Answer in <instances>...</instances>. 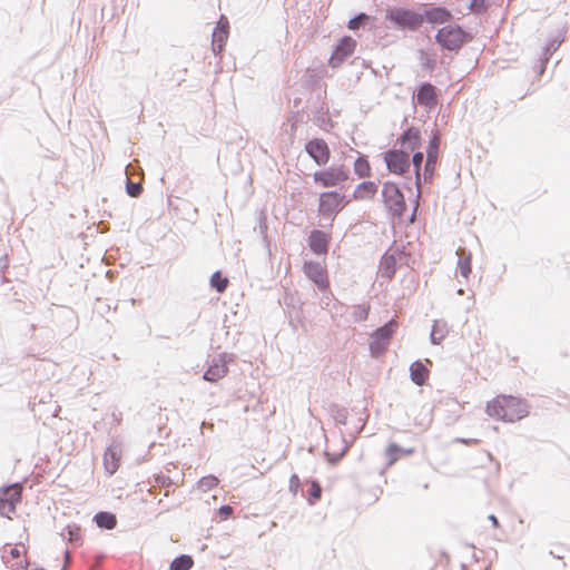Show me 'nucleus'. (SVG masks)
Masks as SVG:
<instances>
[{
  "label": "nucleus",
  "instance_id": "nucleus-1",
  "mask_svg": "<svg viewBox=\"0 0 570 570\" xmlns=\"http://www.w3.org/2000/svg\"><path fill=\"white\" fill-rule=\"evenodd\" d=\"M487 413L495 420L515 422L529 413L527 402L513 395H498L487 405Z\"/></svg>",
  "mask_w": 570,
  "mask_h": 570
},
{
  "label": "nucleus",
  "instance_id": "nucleus-2",
  "mask_svg": "<svg viewBox=\"0 0 570 570\" xmlns=\"http://www.w3.org/2000/svg\"><path fill=\"white\" fill-rule=\"evenodd\" d=\"M348 203L350 199H346L345 195L337 190L324 191L320 194L318 213L332 223Z\"/></svg>",
  "mask_w": 570,
  "mask_h": 570
},
{
  "label": "nucleus",
  "instance_id": "nucleus-3",
  "mask_svg": "<svg viewBox=\"0 0 570 570\" xmlns=\"http://www.w3.org/2000/svg\"><path fill=\"white\" fill-rule=\"evenodd\" d=\"M393 26L399 29L417 30L423 24L421 12L406 8H391L385 16Z\"/></svg>",
  "mask_w": 570,
  "mask_h": 570
},
{
  "label": "nucleus",
  "instance_id": "nucleus-4",
  "mask_svg": "<svg viewBox=\"0 0 570 570\" xmlns=\"http://www.w3.org/2000/svg\"><path fill=\"white\" fill-rule=\"evenodd\" d=\"M382 198L386 210L393 217H403L406 210V203L402 190L396 184L392 181H385L383 184Z\"/></svg>",
  "mask_w": 570,
  "mask_h": 570
},
{
  "label": "nucleus",
  "instance_id": "nucleus-5",
  "mask_svg": "<svg viewBox=\"0 0 570 570\" xmlns=\"http://www.w3.org/2000/svg\"><path fill=\"white\" fill-rule=\"evenodd\" d=\"M350 169L345 165H333L313 174V180L323 188L337 187L350 178Z\"/></svg>",
  "mask_w": 570,
  "mask_h": 570
},
{
  "label": "nucleus",
  "instance_id": "nucleus-6",
  "mask_svg": "<svg viewBox=\"0 0 570 570\" xmlns=\"http://www.w3.org/2000/svg\"><path fill=\"white\" fill-rule=\"evenodd\" d=\"M397 328V322L390 320L371 334L370 351L373 356L383 354Z\"/></svg>",
  "mask_w": 570,
  "mask_h": 570
},
{
  "label": "nucleus",
  "instance_id": "nucleus-7",
  "mask_svg": "<svg viewBox=\"0 0 570 570\" xmlns=\"http://www.w3.org/2000/svg\"><path fill=\"white\" fill-rule=\"evenodd\" d=\"M436 42L444 50H459L463 45V29L460 26H445L438 30Z\"/></svg>",
  "mask_w": 570,
  "mask_h": 570
},
{
  "label": "nucleus",
  "instance_id": "nucleus-8",
  "mask_svg": "<svg viewBox=\"0 0 570 570\" xmlns=\"http://www.w3.org/2000/svg\"><path fill=\"white\" fill-rule=\"evenodd\" d=\"M383 158L389 171L393 174L404 175L410 169V155L405 149H390L384 153Z\"/></svg>",
  "mask_w": 570,
  "mask_h": 570
},
{
  "label": "nucleus",
  "instance_id": "nucleus-9",
  "mask_svg": "<svg viewBox=\"0 0 570 570\" xmlns=\"http://www.w3.org/2000/svg\"><path fill=\"white\" fill-rule=\"evenodd\" d=\"M305 151L318 166L326 165L331 157L330 147L322 138L309 139L305 144Z\"/></svg>",
  "mask_w": 570,
  "mask_h": 570
},
{
  "label": "nucleus",
  "instance_id": "nucleus-10",
  "mask_svg": "<svg viewBox=\"0 0 570 570\" xmlns=\"http://www.w3.org/2000/svg\"><path fill=\"white\" fill-rule=\"evenodd\" d=\"M404 246H399L396 243L382 256L380 269L382 277L392 278L396 272L397 256L405 255Z\"/></svg>",
  "mask_w": 570,
  "mask_h": 570
},
{
  "label": "nucleus",
  "instance_id": "nucleus-11",
  "mask_svg": "<svg viewBox=\"0 0 570 570\" xmlns=\"http://www.w3.org/2000/svg\"><path fill=\"white\" fill-rule=\"evenodd\" d=\"M356 47V41L351 37H343L334 48L328 63L332 68H337L341 63L350 57Z\"/></svg>",
  "mask_w": 570,
  "mask_h": 570
},
{
  "label": "nucleus",
  "instance_id": "nucleus-12",
  "mask_svg": "<svg viewBox=\"0 0 570 570\" xmlns=\"http://www.w3.org/2000/svg\"><path fill=\"white\" fill-rule=\"evenodd\" d=\"M305 275L317 286L322 292L326 291L330 286L325 268L317 262H305Z\"/></svg>",
  "mask_w": 570,
  "mask_h": 570
},
{
  "label": "nucleus",
  "instance_id": "nucleus-13",
  "mask_svg": "<svg viewBox=\"0 0 570 570\" xmlns=\"http://www.w3.org/2000/svg\"><path fill=\"white\" fill-rule=\"evenodd\" d=\"M440 138L438 136H433L426 149V159L424 164V180L430 181L434 174V168L438 159Z\"/></svg>",
  "mask_w": 570,
  "mask_h": 570
},
{
  "label": "nucleus",
  "instance_id": "nucleus-14",
  "mask_svg": "<svg viewBox=\"0 0 570 570\" xmlns=\"http://www.w3.org/2000/svg\"><path fill=\"white\" fill-rule=\"evenodd\" d=\"M416 101L420 106L432 109L438 104L436 89L430 82H422L415 95Z\"/></svg>",
  "mask_w": 570,
  "mask_h": 570
},
{
  "label": "nucleus",
  "instance_id": "nucleus-15",
  "mask_svg": "<svg viewBox=\"0 0 570 570\" xmlns=\"http://www.w3.org/2000/svg\"><path fill=\"white\" fill-rule=\"evenodd\" d=\"M226 354L218 355L214 357L208 368L205 371L203 377L208 382H217L222 377H224L228 371L226 365Z\"/></svg>",
  "mask_w": 570,
  "mask_h": 570
},
{
  "label": "nucleus",
  "instance_id": "nucleus-16",
  "mask_svg": "<svg viewBox=\"0 0 570 570\" xmlns=\"http://www.w3.org/2000/svg\"><path fill=\"white\" fill-rule=\"evenodd\" d=\"M397 142L401 145L400 149H405L406 154L415 151L421 145L420 130L415 127H410L402 132Z\"/></svg>",
  "mask_w": 570,
  "mask_h": 570
},
{
  "label": "nucleus",
  "instance_id": "nucleus-17",
  "mask_svg": "<svg viewBox=\"0 0 570 570\" xmlns=\"http://www.w3.org/2000/svg\"><path fill=\"white\" fill-rule=\"evenodd\" d=\"M421 17L423 19V22L428 21L429 23L432 24H441L450 21L452 14L445 7L432 6L430 8H425L424 11L421 13Z\"/></svg>",
  "mask_w": 570,
  "mask_h": 570
},
{
  "label": "nucleus",
  "instance_id": "nucleus-18",
  "mask_svg": "<svg viewBox=\"0 0 570 570\" xmlns=\"http://www.w3.org/2000/svg\"><path fill=\"white\" fill-rule=\"evenodd\" d=\"M0 498L8 501L9 511L16 512L17 504L21 501L22 498V487L20 483H12L9 485H4L0 489Z\"/></svg>",
  "mask_w": 570,
  "mask_h": 570
},
{
  "label": "nucleus",
  "instance_id": "nucleus-19",
  "mask_svg": "<svg viewBox=\"0 0 570 570\" xmlns=\"http://www.w3.org/2000/svg\"><path fill=\"white\" fill-rule=\"evenodd\" d=\"M328 242V236L320 229H313L308 236V246L316 255L327 253Z\"/></svg>",
  "mask_w": 570,
  "mask_h": 570
},
{
  "label": "nucleus",
  "instance_id": "nucleus-20",
  "mask_svg": "<svg viewBox=\"0 0 570 570\" xmlns=\"http://www.w3.org/2000/svg\"><path fill=\"white\" fill-rule=\"evenodd\" d=\"M470 554L471 562H465V570H489V561L483 551L476 550L475 547L465 548V556Z\"/></svg>",
  "mask_w": 570,
  "mask_h": 570
},
{
  "label": "nucleus",
  "instance_id": "nucleus-21",
  "mask_svg": "<svg viewBox=\"0 0 570 570\" xmlns=\"http://www.w3.org/2000/svg\"><path fill=\"white\" fill-rule=\"evenodd\" d=\"M228 38V22L218 23L213 29V40H212V49L214 53H219L223 51L226 40Z\"/></svg>",
  "mask_w": 570,
  "mask_h": 570
},
{
  "label": "nucleus",
  "instance_id": "nucleus-22",
  "mask_svg": "<svg viewBox=\"0 0 570 570\" xmlns=\"http://www.w3.org/2000/svg\"><path fill=\"white\" fill-rule=\"evenodd\" d=\"M410 377L414 384L422 386L429 379V370L420 360H417L410 366Z\"/></svg>",
  "mask_w": 570,
  "mask_h": 570
},
{
  "label": "nucleus",
  "instance_id": "nucleus-23",
  "mask_svg": "<svg viewBox=\"0 0 570 570\" xmlns=\"http://www.w3.org/2000/svg\"><path fill=\"white\" fill-rule=\"evenodd\" d=\"M120 461V454L118 446L110 445L107 448L105 455H104V465L106 471L109 474H114L118 466Z\"/></svg>",
  "mask_w": 570,
  "mask_h": 570
},
{
  "label": "nucleus",
  "instance_id": "nucleus-24",
  "mask_svg": "<svg viewBox=\"0 0 570 570\" xmlns=\"http://www.w3.org/2000/svg\"><path fill=\"white\" fill-rule=\"evenodd\" d=\"M377 193V185L374 181L366 180L358 184L353 193L356 200L372 199Z\"/></svg>",
  "mask_w": 570,
  "mask_h": 570
},
{
  "label": "nucleus",
  "instance_id": "nucleus-25",
  "mask_svg": "<svg viewBox=\"0 0 570 570\" xmlns=\"http://www.w3.org/2000/svg\"><path fill=\"white\" fill-rule=\"evenodd\" d=\"M94 521L100 529L112 530L117 525V518L108 511H99L95 514Z\"/></svg>",
  "mask_w": 570,
  "mask_h": 570
},
{
  "label": "nucleus",
  "instance_id": "nucleus-26",
  "mask_svg": "<svg viewBox=\"0 0 570 570\" xmlns=\"http://www.w3.org/2000/svg\"><path fill=\"white\" fill-rule=\"evenodd\" d=\"M448 333H449V330H448L446 322H444L442 320L434 321V323L432 325L431 333H430L431 343L434 345L440 344L444 340V337L446 336Z\"/></svg>",
  "mask_w": 570,
  "mask_h": 570
},
{
  "label": "nucleus",
  "instance_id": "nucleus-27",
  "mask_svg": "<svg viewBox=\"0 0 570 570\" xmlns=\"http://www.w3.org/2000/svg\"><path fill=\"white\" fill-rule=\"evenodd\" d=\"M194 566V560L188 554L176 557L169 566V570H189Z\"/></svg>",
  "mask_w": 570,
  "mask_h": 570
},
{
  "label": "nucleus",
  "instance_id": "nucleus-28",
  "mask_svg": "<svg viewBox=\"0 0 570 570\" xmlns=\"http://www.w3.org/2000/svg\"><path fill=\"white\" fill-rule=\"evenodd\" d=\"M354 173L360 178H366L371 176V165L365 156L362 155L354 161Z\"/></svg>",
  "mask_w": 570,
  "mask_h": 570
},
{
  "label": "nucleus",
  "instance_id": "nucleus-29",
  "mask_svg": "<svg viewBox=\"0 0 570 570\" xmlns=\"http://www.w3.org/2000/svg\"><path fill=\"white\" fill-rule=\"evenodd\" d=\"M210 286L218 293H224L228 286V279L222 275L219 271H216L210 276Z\"/></svg>",
  "mask_w": 570,
  "mask_h": 570
},
{
  "label": "nucleus",
  "instance_id": "nucleus-30",
  "mask_svg": "<svg viewBox=\"0 0 570 570\" xmlns=\"http://www.w3.org/2000/svg\"><path fill=\"white\" fill-rule=\"evenodd\" d=\"M411 164L413 165L414 167V171H415V185L417 187V189L420 190V187H421V176H420V170H421V166L424 161V155L423 153L421 151H415L412 156V159H410Z\"/></svg>",
  "mask_w": 570,
  "mask_h": 570
},
{
  "label": "nucleus",
  "instance_id": "nucleus-31",
  "mask_svg": "<svg viewBox=\"0 0 570 570\" xmlns=\"http://www.w3.org/2000/svg\"><path fill=\"white\" fill-rule=\"evenodd\" d=\"M62 537L68 540V542L72 544H79L81 541V531L79 527L68 525L63 532Z\"/></svg>",
  "mask_w": 570,
  "mask_h": 570
},
{
  "label": "nucleus",
  "instance_id": "nucleus-32",
  "mask_svg": "<svg viewBox=\"0 0 570 570\" xmlns=\"http://www.w3.org/2000/svg\"><path fill=\"white\" fill-rule=\"evenodd\" d=\"M371 306L370 304H360L353 306L352 317L354 322H364L368 317Z\"/></svg>",
  "mask_w": 570,
  "mask_h": 570
},
{
  "label": "nucleus",
  "instance_id": "nucleus-33",
  "mask_svg": "<svg viewBox=\"0 0 570 570\" xmlns=\"http://www.w3.org/2000/svg\"><path fill=\"white\" fill-rule=\"evenodd\" d=\"M322 492H323V489H322L321 484L316 480L311 481L309 489L307 491L308 503L311 505L315 504V502L321 499Z\"/></svg>",
  "mask_w": 570,
  "mask_h": 570
},
{
  "label": "nucleus",
  "instance_id": "nucleus-34",
  "mask_svg": "<svg viewBox=\"0 0 570 570\" xmlns=\"http://www.w3.org/2000/svg\"><path fill=\"white\" fill-rule=\"evenodd\" d=\"M368 21H370V16H367L364 12H361V13H358L355 17L350 19V21L347 23V28L350 30L356 31L361 27L365 26V23H367Z\"/></svg>",
  "mask_w": 570,
  "mask_h": 570
},
{
  "label": "nucleus",
  "instance_id": "nucleus-35",
  "mask_svg": "<svg viewBox=\"0 0 570 570\" xmlns=\"http://www.w3.org/2000/svg\"><path fill=\"white\" fill-rule=\"evenodd\" d=\"M419 60H420L422 68L425 70L432 71L435 67L434 56L424 50H420Z\"/></svg>",
  "mask_w": 570,
  "mask_h": 570
},
{
  "label": "nucleus",
  "instance_id": "nucleus-36",
  "mask_svg": "<svg viewBox=\"0 0 570 570\" xmlns=\"http://www.w3.org/2000/svg\"><path fill=\"white\" fill-rule=\"evenodd\" d=\"M217 484H218V479L215 475L209 474V475L203 476L198 481V489L202 490L203 492H207V491L214 489L215 487H217Z\"/></svg>",
  "mask_w": 570,
  "mask_h": 570
},
{
  "label": "nucleus",
  "instance_id": "nucleus-37",
  "mask_svg": "<svg viewBox=\"0 0 570 570\" xmlns=\"http://www.w3.org/2000/svg\"><path fill=\"white\" fill-rule=\"evenodd\" d=\"M126 193L130 196V197H138L140 196V194L142 193V185L141 183L137 181H131L129 179H127L126 181Z\"/></svg>",
  "mask_w": 570,
  "mask_h": 570
},
{
  "label": "nucleus",
  "instance_id": "nucleus-38",
  "mask_svg": "<svg viewBox=\"0 0 570 570\" xmlns=\"http://www.w3.org/2000/svg\"><path fill=\"white\" fill-rule=\"evenodd\" d=\"M400 452H404V450L395 443H391L386 448L385 453L390 465H392L397 460V453Z\"/></svg>",
  "mask_w": 570,
  "mask_h": 570
},
{
  "label": "nucleus",
  "instance_id": "nucleus-39",
  "mask_svg": "<svg viewBox=\"0 0 570 570\" xmlns=\"http://www.w3.org/2000/svg\"><path fill=\"white\" fill-rule=\"evenodd\" d=\"M346 452H347V445H345L344 449L340 453H330L328 451H325L324 454L326 456L327 462L332 465H335L343 459V456L345 455Z\"/></svg>",
  "mask_w": 570,
  "mask_h": 570
},
{
  "label": "nucleus",
  "instance_id": "nucleus-40",
  "mask_svg": "<svg viewBox=\"0 0 570 570\" xmlns=\"http://www.w3.org/2000/svg\"><path fill=\"white\" fill-rule=\"evenodd\" d=\"M348 412L346 409H337L334 413V420L337 424L345 425L347 422Z\"/></svg>",
  "mask_w": 570,
  "mask_h": 570
},
{
  "label": "nucleus",
  "instance_id": "nucleus-41",
  "mask_svg": "<svg viewBox=\"0 0 570 570\" xmlns=\"http://www.w3.org/2000/svg\"><path fill=\"white\" fill-rule=\"evenodd\" d=\"M233 512H234V509L228 504L222 505L217 510V514L220 520H227L228 518L232 517Z\"/></svg>",
  "mask_w": 570,
  "mask_h": 570
},
{
  "label": "nucleus",
  "instance_id": "nucleus-42",
  "mask_svg": "<svg viewBox=\"0 0 570 570\" xmlns=\"http://www.w3.org/2000/svg\"><path fill=\"white\" fill-rule=\"evenodd\" d=\"M301 489V480L296 474H293L289 479V491L293 494H297Z\"/></svg>",
  "mask_w": 570,
  "mask_h": 570
},
{
  "label": "nucleus",
  "instance_id": "nucleus-43",
  "mask_svg": "<svg viewBox=\"0 0 570 570\" xmlns=\"http://www.w3.org/2000/svg\"><path fill=\"white\" fill-rule=\"evenodd\" d=\"M9 502L4 499L0 498V515L11 519L10 514L12 513L9 511Z\"/></svg>",
  "mask_w": 570,
  "mask_h": 570
},
{
  "label": "nucleus",
  "instance_id": "nucleus-44",
  "mask_svg": "<svg viewBox=\"0 0 570 570\" xmlns=\"http://www.w3.org/2000/svg\"><path fill=\"white\" fill-rule=\"evenodd\" d=\"M458 263H456V273L463 276V250L461 247L456 249Z\"/></svg>",
  "mask_w": 570,
  "mask_h": 570
},
{
  "label": "nucleus",
  "instance_id": "nucleus-45",
  "mask_svg": "<svg viewBox=\"0 0 570 570\" xmlns=\"http://www.w3.org/2000/svg\"><path fill=\"white\" fill-rule=\"evenodd\" d=\"M472 11L480 12L484 9V0H472L470 3Z\"/></svg>",
  "mask_w": 570,
  "mask_h": 570
},
{
  "label": "nucleus",
  "instance_id": "nucleus-46",
  "mask_svg": "<svg viewBox=\"0 0 570 570\" xmlns=\"http://www.w3.org/2000/svg\"><path fill=\"white\" fill-rule=\"evenodd\" d=\"M10 554L12 558L19 559L21 557V551L17 547H14L10 550Z\"/></svg>",
  "mask_w": 570,
  "mask_h": 570
},
{
  "label": "nucleus",
  "instance_id": "nucleus-47",
  "mask_svg": "<svg viewBox=\"0 0 570 570\" xmlns=\"http://www.w3.org/2000/svg\"><path fill=\"white\" fill-rule=\"evenodd\" d=\"M202 428H203V429H210V430H213V429H214V424H213V423H208V422H205V421H204V422L202 423Z\"/></svg>",
  "mask_w": 570,
  "mask_h": 570
},
{
  "label": "nucleus",
  "instance_id": "nucleus-48",
  "mask_svg": "<svg viewBox=\"0 0 570 570\" xmlns=\"http://www.w3.org/2000/svg\"><path fill=\"white\" fill-rule=\"evenodd\" d=\"M489 519L491 520L492 524L498 528L499 527V522H498V519L494 517V515H490Z\"/></svg>",
  "mask_w": 570,
  "mask_h": 570
},
{
  "label": "nucleus",
  "instance_id": "nucleus-49",
  "mask_svg": "<svg viewBox=\"0 0 570 570\" xmlns=\"http://www.w3.org/2000/svg\"><path fill=\"white\" fill-rule=\"evenodd\" d=\"M70 558H71L70 552L67 550V551L65 552V562H66V563H67V562H69Z\"/></svg>",
  "mask_w": 570,
  "mask_h": 570
},
{
  "label": "nucleus",
  "instance_id": "nucleus-50",
  "mask_svg": "<svg viewBox=\"0 0 570 570\" xmlns=\"http://www.w3.org/2000/svg\"><path fill=\"white\" fill-rule=\"evenodd\" d=\"M417 206H419V205L416 204V205H415V207H414V209H413V213H412L411 218H410V219H411V222L413 220V218H414V216H415V212H416V209H417Z\"/></svg>",
  "mask_w": 570,
  "mask_h": 570
},
{
  "label": "nucleus",
  "instance_id": "nucleus-51",
  "mask_svg": "<svg viewBox=\"0 0 570 570\" xmlns=\"http://www.w3.org/2000/svg\"><path fill=\"white\" fill-rule=\"evenodd\" d=\"M456 293H458L459 295H463V288H459V289L456 291Z\"/></svg>",
  "mask_w": 570,
  "mask_h": 570
},
{
  "label": "nucleus",
  "instance_id": "nucleus-52",
  "mask_svg": "<svg viewBox=\"0 0 570 570\" xmlns=\"http://www.w3.org/2000/svg\"><path fill=\"white\" fill-rule=\"evenodd\" d=\"M455 441L460 442V443H463V439H461V438H456Z\"/></svg>",
  "mask_w": 570,
  "mask_h": 570
},
{
  "label": "nucleus",
  "instance_id": "nucleus-53",
  "mask_svg": "<svg viewBox=\"0 0 570 570\" xmlns=\"http://www.w3.org/2000/svg\"><path fill=\"white\" fill-rule=\"evenodd\" d=\"M130 167H131V165H127V167H126L127 175L129 174V168Z\"/></svg>",
  "mask_w": 570,
  "mask_h": 570
},
{
  "label": "nucleus",
  "instance_id": "nucleus-54",
  "mask_svg": "<svg viewBox=\"0 0 570 570\" xmlns=\"http://www.w3.org/2000/svg\"><path fill=\"white\" fill-rule=\"evenodd\" d=\"M32 570H45L43 568H35Z\"/></svg>",
  "mask_w": 570,
  "mask_h": 570
}]
</instances>
